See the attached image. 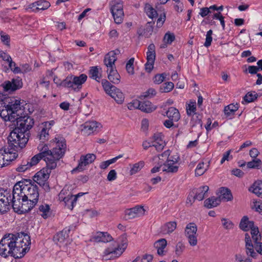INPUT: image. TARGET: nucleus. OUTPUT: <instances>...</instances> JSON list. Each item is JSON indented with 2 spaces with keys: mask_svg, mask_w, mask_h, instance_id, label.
I'll return each instance as SVG.
<instances>
[{
  "mask_svg": "<svg viewBox=\"0 0 262 262\" xmlns=\"http://www.w3.org/2000/svg\"><path fill=\"white\" fill-rule=\"evenodd\" d=\"M257 96L258 95L255 92H249L244 97V101H242V103L244 104V101L246 103L252 102L257 99Z\"/></svg>",
  "mask_w": 262,
  "mask_h": 262,
  "instance_id": "obj_41",
  "label": "nucleus"
},
{
  "mask_svg": "<svg viewBox=\"0 0 262 262\" xmlns=\"http://www.w3.org/2000/svg\"><path fill=\"white\" fill-rule=\"evenodd\" d=\"M197 226L194 223H190L187 224L185 228V236L191 246H195L197 245Z\"/></svg>",
  "mask_w": 262,
  "mask_h": 262,
  "instance_id": "obj_11",
  "label": "nucleus"
},
{
  "mask_svg": "<svg viewBox=\"0 0 262 262\" xmlns=\"http://www.w3.org/2000/svg\"><path fill=\"white\" fill-rule=\"evenodd\" d=\"M28 160L23 161L22 163L16 168V170L19 172H25L30 168Z\"/></svg>",
  "mask_w": 262,
  "mask_h": 262,
  "instance_id": "obj_50",
  "label": "nucleus"
},
{
  "mask_svg": "<svg viewBox=\"0 0 262 262\" xmlns=\"http://www.w3.org/2000/svg\"><path fill=\"white\" fill-rule=\"evenodd\" d=\"M119 50L111 51L105 55L104 58V63L107 67V70L116 68L115 62L117 60L116 54Z\"/></svg>",
  "mask_w": 262,
  "mask_h": 262,
  "instance_id": "obj_20",
  "label": "nucleus"
},
{
  "mask_svg": "<svg viewBox=\"0 0 262 262\" xmlns=\"http://www.w3.org/2000/svg\"><path fill=\"white\" fill-rule=\"evenodd\" d=\"M96 158L95 155L93 154H88L85 156H81L78 165L73 171H82L84 167L94 162Z\"/></svg>",
  "mask_w": 262,
  "mask_h": 262,
  "instance_id": "obj_17",
  "label": "nucleus"
},
{
  "mask_svg": "<svg viewBox=\"0 0 262 262\" xmlns=\"http://www.w3.org/2000/svg\"><path fill=\"white\" fill-rule=\"evenodd\" d=\"M134 58H131L126 63V70L127 73L130 75H133L134 74Z\"/></svg>",
  "mask_w": 262,
  "mask_h": 262,
  "instance_id": "obj_55",
  "label": "nucleus"
},
{
  "mask_svg": "<svg viewBox=\"0 0 262 262\" xmlns=\"http://www.w3.org/2000/svg\"><path fill=\"white\" fill-rule=\"evenodd\" d=\"M222 222L223 226L226 229H230L233 227V224L229 220L223 218L222 219Z\"/></svg>",
  "mask_w": 262,
  "mask_h": 262,
  "instance_id": "obj_61",
  "label": "nucleus"
},
{
  "mask_svg": "<svg viewBox=\"0 0 262 262\" xmlns=\"http://www.w3.org/2000/svg\"><path fill=\"white\" fill-rule=\"evenodd\" d=\"M185 245L182 242H178L176 246V254L178 256L181 255L185 249Z\"/></svg>",
  "mask_w": 262,
  "mask_h": 262,
  "instance_id": "obj_57",
  "label": "nucleus"
},
{
  "mask_svg": "<svg viewBox=\"0 0 262 262\" xmlns=\"http://www.w3.org/2000/svg\"><path fill=\"white\" fill-rule=\"evenodd\" d=\"M113 238L107 232H98L92 237V240L95 242L107 243L111 242Z\"/></svg>",
  "mask_w": 262,
  "mask_h": 262,
  "instance_id": "obj_25",
  "label": "nucleus"
},
{
  "mask_svg": "<svg viewBox=\"0 0 262 262\" xmlns=\"http://www.w3.org/2000/svg\"><path fill=\"white\" fill-rule=\"evenodd\" d=\"M0 110L5 108L7 106V104H10V102H12V98L7 97L3 94V97H0Z\"/></svg>",
  "mask_w": 262,
  "mask_h": 262,
  "instance_id": "obj_48",
  "label": "nucleus"
},
{
  "mask_svg": "<svg viewBox=\"0 0 262 262\" xmlns=\"http://www.w3.org/2000/svg\"><path fill=\"white\" fill-rule=\"evenodd\" d=\"M90 77L98 81L100 79L99 76V71L97 67H92L89 71Z\"/></svg>",
  "mask_w": 262,
  "mask_h": 262,
  "instance_id": "obj_49",
  "label": "nucleus"
},
{
  "mask_svg": "<svg viewBox=\"0 0 262 262\" xmlns=\"http://www.w3.org/2000/svg\"><path fill=\"white\" fill-rule=\"evenodd\" d=\"M8 141L9 140L8 139ZM9 143V146L10 147L9 148H5L3 149V150H5L6 152H5V154H3L4 157H5V161L6 163V165H8L10 162L12 161L14 159L16 158V153L14 152V151H15L17 150V148H23V147H20V146H15V145H13L12 144H11V143L8 141Z\"/></svg>",
  "mask_w": 262,
  "mask_h": 262,
  "instance_id": "obj_18",
  "label": "nucleus"
},
{
  "mask_svg": "<svg viewBox=\"0 0 262 262\" xmlns=\"http://www.w3.org/2000/svg\"><path fill=\"white\" fill-rule=\"evenodd\" d=\"M144 10L149 17L154 18L157 17L158 13L157 11L149 4H145Z\"/></svg>",
  "mask_w": 262,
  "mask_h": 262,
  "instance_id": "obj_39",
  "label": "nucleus"
},
{
  "mask_svg": "<svg viewBox=\"0 0 262 262\" xmlns=\"http://www.w3.org/2000/svg\"><path fill=\"white\" fill-rule=\"evenodd\" d=\"M64 190H62L59 194V199L64 202L68 208L72 210L76 202V197H74V195L71 194H69L67 196H64Z\"/></svg>",
  "mask_w": 262,
  "mask_h": 262,
  "instance_id": "obj_22",
  "label": "nucleus"
},
{
  "mask_svg": "<svg viewBox=\"0 0 262 262\" xmlns=\"http://www.w3.org/2000/svg\"><path fill=\"white\" fill-rule=\"evenodd\" d=\"M209 190V187L208 186H203L199 187V188L194 189L192 193L194 194V196H191L193 202L195 200L198 201H202L205 197V193Z\"/></svg>",
  "mask_w": 262,
  "mask_h": 262,
  "instance_id": "obj_23",
  "label": "nucleus"
},
{
  "mask_svg": "<svg viewBox=\"0 0 262 262\" xmlns=\"http://www.w3.org/2000/svg\"><path fill=\"white\" fill-rule=\"evenodd\" d=\"M154 23L152 21L148 22L145 26H140L138 30L137 34L139 37L144 36L149 37L153 32V25Z\"/></svg>",
  "mask_w": 262,
  "mask_h": 262,
  "instance_id": "obj_21",
  "label": "nucleus"
},
{
  "mask_svg": "<svg viewBox=\"0 0 262 262\" xmlns=\"http://www.w3.org/2000/svg\"><path fill=\"white\" fill-rule=\"evenodd\" d=\"M13 234L5 235L0 241V255L4 258L12 256V245Z\"/></svg>",
  "mask_w": 262,
  "mask_h": 262,
  "instance_id": "obj_6",
  "label": "nucleus"
},
{
  "mask_svg": "<svg viewBox=\"0 0 262 262\" xmlns=\"http://www.w3.org/2000/svg\"><path fill=\"white\" fill-rule=\"evenodd\" d=\"M5 92H12L22 87L23 82L19 77L12 79L11 81H6L3 84Z\"/></svg>",
  "mask_w": 262,
  "mask_h": 262,
  "instance_id": "obj_15",
  "label": "nucleus"
},
{
  "mask_svg": "<svg viewBox=\"0 0 262 262\" xmlns=\"http://www.w3.org/2000/svg\"><path fill=\"white\" fill-rule=\"evenodd\" d=\"M50 129V124L48 122H45L43 124V127L38 135V137L40 140L44 142L48 139L49 130Z\"/></svg>",
  "mask_w": 262,
  "mask_h": 262,
  "instance_id": "obj_35",
  "label": "nucleus"
},
{
  "mask_svg": "<svg viewBox=\"0 0 262 262\" xmlns=\"http://www.w3.org/2000/svg\"><path fill=\"white\" fill-rule=\"evenodd\" d=\"M26 185L24 189V195L23 197L28 199L31 201H35L37 203L39 198V192L38 187L32 184L31 180H26Z\"/></svg>",
  "mask_w": 262,
  "mask_h": 262,
  "instance_id": "obj_8",
  "label": "nucleus"
},
{
  "mask_svg": "<svg viewBox=\"0 0 262 262\" xmlns=\"http://www.w3.org/2000/svg\"><path fill=\"white\" fill-rule=\"evenodd\" d=\"M177 227V223L176 222H169L165 224L164 226V231L165 233H172Z\"/></svg>",
  "mask_w": 262,
  "mask_h": 262,
  "instance_id": "obj_47",
  "label": "nucleus"
},
{
  "mask_svg": "<svg viewBox=\"0 0 262 262\" xmlns=\"http://www.w3.org/2000/svg\"><path fill=\"white\" fill-rule=\"evenodd\" d=\"M108 78L114 84H118L120 81V76L117 72L116 68L107 70Z\"/></svg>",
  "mask_w": 262,
  "mask_h": 262,
  "instance_id": "obj_27",
  "label": "nucleus"
},
{
  "mask_svg": "<svg viewBox=\"0 0 262 262\" xmlns=\"http://www.w3.org/2000/svg\"><path fill=\"white\" fill-rule=\"evenodd\" d=\"M98 123L96 121L86 122L83 124V131L88 135H90L96 132L98 128Z\"/></svg>",
  "mask_w": 262,
  "mask_h": 262,
  "instance_id": "obj_28",
  "label": "nucleus"
},
{
  "mask_svg": "<svg viewBox=\"0 0 262 262\" xmlns=\"http://www.w3.org/2000/svg\"><path fill=\"white\" fill-rule=\"evenodd\" d=\"M101 84L104 91L108 95H110L116 88V86L111 84L109 81L105 79L102 80Z\"/></svg>",
  "mask_w": 262,
  "mask_h": 262,
  "instance_id": "obj_40",
  "label": "nucleus"
},
{
  "mask_svg": "<svg viewBox=\"0 0 262 262\" xmlns=\"http://www.w3.org/2000/svg\"><path fill=\"white\" fill-rule=\"evenodd\" d=\"M24 107L20 100L12 98V102L0 110V116L5 121L15 122V127L8 137L9 141L15 146L24 147L28 141L29 130L34 124L33 119L24 114Z\"/></svg>",
  "mask_w": 262,
  "mask_h": 262,
  "instance_id": "obj_1",
  "label": "nucleus"
},
{
  "mask_svg": "<svg viewBox=\"0 0 262 262\" xmlns=\"http://www.w3.org/2000/svg\"><path fill=\"white\" fill-rule=\"evenodd\" d=\"M179 157L177 155L173 157H168L166 162L163 165V171L168 173L177 172L179 167L176 164L179 162Z\"/></svg>",
  "mask_w": 262,
  "mask_h": 262,
  "instance_id": "obj_14",
  "label": "nucleus"
},
{
  "mask_svg": "<svg viewBox=\"0 0 262 262\" xmlns=\"http://www.w3.org/2000/svg\"><path fill=\"white\" fill-rule=\"evenodd\" d=\"M37 203L35 201H31L24 197H21L20 200L11 204V206L15 212L21 214L30 211Z\"/></svg>",
  "mask_w": 262,
  "mask_h": 262,
  "instance_id": "obj_5",
  "label": "nucleus"
},
{
  "mask_svg": "<svg viewBox=\"0 0 262 262\" xmlns=\"http://www.w3.org/2000/svg\"><path fill=\"white\" fill-rule=\"evenodd\" d=\"M252 208L260 213H262V203L261 202H255L254 203V205Z\"/></svg>",
  "mask_w": 262,
  "mask_h": 262,
  "instance_id": "obj_64",
  "label": "nucleus"
},
{
  "mask_svg": "<svg viewBox=\"0 0 262 262\" xmlns=\"http://www.w3.org/2000/svg\"><path fill=\"white\" fill-rule=\"evenodd\" d=\"M75 90L81 88V85L87 79V76L85 74H82L79 76H72Z\"/></svg>",
  "mask_w": 262,
  "mask_h": 262,
  "instance_id": "obj_33",
  "label": "nucleus"
},
{
  "mask_svg": "<svg viewBox=\"0 0 262 262\" xmlns=\"http://www.w3.org/2000/svg\"><path fill=\"white\" fill-rule=\"evenodd\" d=\"M156 91L153 88H150L146 92H144L142 95H140L139 98L140 99L145 98H151L156 95Z\"/></svg>",
  "mask_w": 262,
  "mask_h": 262,
  "instance_id": "obj_53",
  "label": "nucleus"
},
{
  "mask_svg": "<svg viewBox=\"0 0 262 262\" xmlns=\"http://www.w3.org/2000/svg\"><path fill=\"white\" fill-rule=\"evenodd\" d=\"M254 225L253 221H249V219L247 216H244L241 220L239 227L244 231H247L250 228L253 227Z\"/></svg>",
  "mask_w": 262,
  "mask_h": 262,
  "instance_id": "obj_34",
  "label": "nucleus"
},
{
  "mask_svg": "<svg viewBox=\"0 0 262 262\" xmlns=\"http://www.w3.org/2000/svg\"><path fill=\"white\" fill-rule=\"evenodd\" d=\"M123 157V155H119V156L114 158H112L110 160H107V161H103L102 162H101L99 165V167L101 168V169H105L106 168H107L111 164H113V163H115L117 160H118L119 159L122 158Z\"/></svg>",
  "mask_w": 262,
  "mask_h": 262,
  "instance_id": "obj_42",
  "label": "nucleus"
},
{
  "mask_svg": "<svg viewBox=\"0 0 262 262\" xmlns=\"http://www.w3.org/2000/svg\"><path fill=\"white\" fill-rule=\"evenodd\" d=\"M117 247L114 248L109 247L106 249L104 252V256L110 254L115 255L114 257H119L124 251L127 246V239L126 235L121 236L118 239Z\"/></svg>",
  "mask_w": 262,
  "mask_h": 262,
  "instance_id": "obj_7",
  "label": "nucleus"
},
{
  "mask_svg": "<svg viewBox=\"0 0 262 262\" xmlns=\"http://www.w3.org/2000/svg\"><path fill=\"white\" fill-rule=\"evenodd\" d=\"M166 115L172 121L177 122L180 119V114L179 111L175 107H170L166 112Z\"/></svg>",
  "mask_w": 262,
  "mask_h": 262,
  "instance_id": "obj_30",
  "label": "nucleus"
},
{
  "mask_svg": "<svg viewBox=\"0 0 262 262\" xmlns=\"http://www.w3.org/2000/svg\"><path fill=\"white\" fill-rule=\"evenodd\" d=\"M50 208L49 205H41L39 207V211L40 215L44 218L47 219L49 216Z\"/></svg>",
  "mask_w": 262,
  "mask_h": 262,
  "instance_id": "obj_45",
  "label": "nucleus"
},
{
  "mask_svg": "<svg viewBox=\"0 0 262 262\" xmlns=\"http://www.w3.org/2000/svg\"><path fill=\"white\" fill-rule=\"evenodd\" d=\"M127 107L129 110L138 108L141 111L149 113L155 111L157 107L152 105L149 101H141L135 99L128 104Z\"/></svg>",
  "mask_w": 262,
  "mask_h": 262,
  "instance_id": "obj_10",
  "label": "nucleus"
},
{
  "mask_svg": "<svg viewBox=\"0 0 262 262\" xmlns=\"http://www.w3.org/2000/svg\"><path fill=\"white\" fill-rule=\"evenodd\" d=\"M174 88V84L172 82L164 83L161 85L160 90L163 93H168L171 91Z\"/></svg>",
  "mask_w": 262,
  "mask_h": 262,
  "instance_id": "obj_51",
  "label": "nucleus"
},
{
  "mask_svg": "<svg viewBox=\"0 0 262 262\" xmlns=\"http://www.w3.org/2000/svg\"><path fill=\"white\" fill-rule=\"evenodd\" d=\"M60 85L65 88H72L73 90H76L72 76L67 77L64 80L62 81L60 83Z\"/></svg>",
  "mask_w": 262,
  "mask_h": 262,
  "instance_id": "obj_43",
  "label": "nucleus"
},
{
  "mask_svg": "<svg viewBox=\"0 0 262 262\" xmlns=\"http://www.w3.org/2000/svg\"><path fill=\"white\" fill-rule=\"evenodd\" d=\"M167 246V241L165 238H161L154 243V247L157 249V253L159 255H164V249Z\"/></svg>",
  "mask_w": 262,
  "mask_h": 262,
  "instance_id": "obj_32",
  "label": "nucleus"
},
{
  "mask_svg": "<svg viewBox=\"0 0 262 262\" xmlns=\"http://www.w3.org/2000/svg\"><path fill=\"white\" fill-rule=\"evenodd\" d=\"M144 166V162L142 161L134 164L130 170V174L133 175L139 172Z\"/></svg>",
  "mask_w": 262,
  "mask_h": 262,
  "instance_id": "obj_46",
  "label": "nucleus"
},
{
  "mask_svg": "<svg viewBox=\"0 0 262 262\" xmlns=\"http://www.w3.org/2000/svg\"><path fill=\"white\" fill-rule=\"evenodd\" d=\"M12 245V257L15 258H20L24 256L27 252L30 249L31 244L30 236L26 234H21V236L13 234Z\"/></svg>",
  "mask_w": 262,
  "mask_h": 262,
  "instance_id": "obj_3",
  "label": "nucleus"
},
{
  "mask_svg": "<svg viewBox=\"0 0 262 262\" xmlns=\"http://www.w3.org/2000/svg\"><path fill=\"white\" fill-rule=\"evenodd\" d=\"M37 9L39 10H45L49 8L51 5L50 3L47 1L40 0L37 1Z\"/></svg>",
  "mask_w": 262,
  "mask_h": 262,
  "instance_id": "obj_52",
  "label": "nucleus"
},
{
  "mask_svg": "<svg viewBox=\"0 0 262 262\" xmlns=\"http://www.w3.org/2000/svg\"><path fill=\"white\" fill-rule=\"evenodd\" d=\"M246 253L247 255L250 256L253 258H256L257 256V253L254 251L253 246L250 247H246Z\"/></svg>",
  "mask_w": 262,
  "mask_h": 262,
  "instance_id": "obj_60",
  "label": "nucleus"
},
{
  "mask_svg": "<svg viewBox=\"0 0 262 262\" xmlns=\"http://www.w3.org/2000/svg\"><path fill=\"white\" fill-rule=\"evenodd\" d=\"M52 143L54 147L51 150L49 149L48 146L46 144L38 145V149L39 153L33 156L29 161L30 167L36 165L43 159L47 167L51 169L56 168L57 163L65 154L67 148L66 141L63 137L58 135L53 140Z\"/></svg>",
  "mask_w": 262,
  "mask_h": 262,
  "instance_id": "obj_2",
  "label": "nucleus"
},
{
  "mask_svg": "<svg viewBox=\"0 0 262 262\" xmlns=\"http://www.w3.org/2000/svg\"><path fill=\"white\" fill-rule=\"evenodd\" d=\"M174 39L175 36L174 34L168 32L165 34L163 40L167 44H171Z\"/></svg>",
  "mask_w": 262,
  "mask_h": 262,
  "instance_id": "obj_58",
  "label": "nucleus"
},
{
  "mask_svg": "<svg viewBox=\"0 0 262 262\" xmlns=\"http://www.w3.org/2000/svg\"><path fill=\"white\" fill-rule=\"evenodd\" d=\"M196 111V102L195 100H190L186 104V112L188 116H191Z\"/></svg>",
  "mask_w": 262,
  "mask_h": 262,
  "instance_id": "obj_44",
  "label": "nucleus"
},
{
  "mask_svg": "<svg viewBox=\"0 0 262 262\" xmlns=\"http://www.w3.org/2000/svg\"><path fill=\"white\" fill-rule=\"evenodd\" d=\"M165 145V142L163 140L161 134H155L153 136L152 146H154L156 150L160 151L162 150Z\"/></svg>",
  "mask_w": 262,
  "mask_h": 262,
  "instance_id": "obj_24",
  "label": "nucleus"
},
{
  "mask_svg": "<svg viewBox=\"0 0 262 262\" xmlns=\"http://www.w3.org/2000/svg\"><path fill=\"white\" fill-rule=\"evenodd\" d=\"M11 194L6 190H0V214H4L10 210L9 200H11Z\"/></svg>",
  "mask_w": 262,
  "mask_h": 262,
  "instance_id": "obj_13",
  "label": "nucleus"
},
{
  "mask_svg": "<svg viewBox=\"0 0 262 262\" xmlns=\"http://www.w3.org/2000/svg\"><path fill=\"white\" fill-rule=\"evenodd\" d=\"M212 32H213L212 30H209L207 32L206 40L204 44V46H205L206 47H209L211 44V42L212 40V38L211 36L212 34Z\"/></svg>",
  "mask_w": 262,
  "mask_h": 262,
  "instance_id": "obj_59",
  "label": "nucleus"
},
{
  "mask_svg": "<svg viewBox=\"0 0 262 262\" xmlns=\"http://www.w3.org/2000/svg\"><path fill=\"white\" fill-rule=\"evenodd\" d=\"M221 203L220 199L217 197L212 196L204 201V206L207 208H211L217 206Z\"/></svg>",
  "mask_w": 262,
  "mask_h": 262,
  "instance_id": "obj_37",
  "label": "nucleus"
},
{
  "mask_svg": "<svg viewBox=\"0 0 262 262\" xmlns=\"http://www.w3.org/2000/svg\"><path fill=\"white\" fill-rule=\"evenodd\" d=\"M109 95L118 104H122L124 100V94L120 90L117 88Z\"/></svg>",
  "mask_w": 262,
  "mask_h": 262,
  "instance_id": "obj_31",
  "label": "nucleus"
},
{
  "mask_svg": "<svg viewBox=\"0 0 262 262\" xmlns=\"http://www.w3.org/2000/svg\"><path fill=\"white\" fill-rule=\"evenodd\" d=\"M156 47L154 43L150 44L147 48L146 53L147 61L155 62L156 58Z\"/></svg>",
  "mask_w": 262,
  "mask_h": 262,
  "instance_id": "obj_36",
  "label": "nucleus"
},
{
  "mask_svg": "<svg viewBox=\"0 0 262 262\" xmlns=\"http://www.w3.org/2000/svg\"><path fill=\"white\" fill-rule=\"evenodd\" d=\"M1 41L4 44L7 46H9L10 37L8 35L4 34L2 32L1 33Z\"/></svg>",
  "mask_w": 262,
  "mask_h": 262,
  "instance_id": "obj_62",
  "label": "nucleus"
},
{
  "mask_svg": "<svg viewBox=\"0 0 262 262\" xmlns=\"http://www.w3.org/2000/svg\"><path fill=\"white\" fill-rule=\"evenodd\" d=\"M238 109V104H230L225 107L224 112L226 117L233 116L235 112Z\"/></svg>",
  "mask_w": 262,
  "mask_h": 262,
  "instance_id": "obj_38",
  "label": "nucleus"
},
{
  "mask_svg": "<svg viewBox=\"0 0 262 262\" xmlns=\"http://www.w3.org/2000/svg\"><path fill=\"white\" fill-rule=\"evenodd\" d=\"M217 198L220 199V201L221 202L222 201H229L232 200L233 196L230 189L227 188L222 187Z\"/></svg>",
  "mask_w": 262,
  "mask_h": 262,
  "instance_id": "obj_26",
  "label": "nucleus"
},
{
  "mask_svg": "<svg viewBox=\"0 0 262 262\" xmlns=\"http://www.w3.org/2000/svg\"><path fill=\"white\" fill-rule=\"evenodd\" d=\"M72 227H67L61 231L56 233L53 237L54 242L60 247L63 246L64 242L69 237V233Z\"/></svg>",
  "mask_w": 262,
  "mask_h": 262,
  "instance_id": "obj_19",
  "label": "nucleus"
},
{
  "mask_svg": "<svg viewBox=\"0 0 262 262\" xmlns=\"http://www.w3.org/2000/svg\"><path fill=\"white\" fill-rule=\"evenodd\" d=\"M53 169L47 167V165H46V167L37 172L33 177L34 181L39 185L46 191L50 190L48 180L49 178L51 170Z\"/></svg>",
  "mask_w": 262,
  "mask_h": 262,
  "instance_id": "obj_4",
  "label": "nucleus"
},
{
  "mask_svg": "<svg viewBox=\"0 0 262 262\" xmlns=\"http://www.w3.org/2000/svg\"><path fill=\"white\" fill-rule=\"evenodd\" d=\"M26 185V180L24 181H19L14 185L13 189L12 198L11 197V200H9L10 207H11V204L20 200L21 199V197L23 196L24 189H25Z\"/></svg>",
  "mask_w": 262,
  "mask_h": 262,
  "instance_id": "obj_12",
  "label": "nucleus"
},
{
  "mask_svg": "<svg viewBox=\"0 0 262 262\" xmlns=\"http://www.w3.org/2000/svg\"><path fill=\"white\" fill-rule=\"evenodd\" d=\"M204 162L198 164L195 170V174L196 176H200L203 174L206 171L207 168H205Z\"/></svg>",
  "mask_w": 262,
  "mask_h": 262,
  "instance_id": "obj_54",
  "label": "nucleus"
},
{
  "mask_svg": "<svg viewBox=\"0 0 262 262\" xmlns=\"http://www.w3.org/2000/svg\"><path fill=\"white\" fill-rule=\"evenodd\" d=\"M145 211V210L143 206H136L135 207L125 210V218L126 220H130L139 217L143 215Z\"/></svg>",
  "mask_w": 262,
  "mask_h": 262,
  "instance_id": "obj_16",
  "label": "nucleus"
},
{
  "mask_svg": "<svg viewBox=\"0 0 262 262\" xmlns=\"http://www.w3.org/2000/svg\"><path fill=\"white\" fill-rule=\"evenodd\" d=\"M111 12L116 24H121L123 19V4L120 0H115L110 3Z\"/></svg>",
  "mask_w": 262,
  "mask_h": 262,
  "instance_id": "obj_9",
  "label": "nucleus"
},
{
  "mask_svg": "<svg viewBox=\"0 0 262 262\" xmlns=\"http://www.w3.org/2000/svg\"><path fill=\"white\" fill-rule=\"evenodd\" d=\"M261 164V161L260 159H257L248 162L247 163V166L248 168H258Z\"/></svg>",
  "mask_w": 262,
  "mask_h": 262,
  "instance_id": "obj_56",
  "label": "nucleus"
},
{
  "mask_svg": "<svg viewBox=\"0 0 262 262\" xmlns=\"http://www.w3.org/2000/svg\"><path fill=\"white\" fill-rule=\"evenodd\" d=\"M249 190L258 197L262 198V181L257 180L255 181L249 188Z\"/></svg>",
  "mask_w": 262,
  "mask_h": 262,
  "instance_id": "obj_29",
  "label": "nucleus"
},
{
  "mask_svg": "<svg viewBox=\"0 0 262 262\" xmlns=\"http://www.w3.org/2000/svg\"><path fill=\"white\" fill-rule=\"evenodd\" d=\"M117 178V172L114 169L111 170L108 173L107 180L108 181H113Z\"/></svg>",
  "mask_w": 262,
  "mask_h": 262,
  "instance_id": "obj_63",
  "label": "nucleus"
}]
</instances>
